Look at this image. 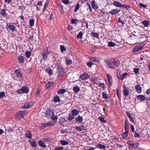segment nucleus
Instances as JSON below:
<instances>
[{
  "label": "nucleus",
  "instance_id": "nucleus-1",
  "mask_svg": "<svg viewBox=\"0 0 150 150\" xmlns=\"http://www.w3.org/2000/svg\"><path fill=\"white\" fill-rule=\"evenodd\" d=\"M27 113L28 112L26 110H23L22 111H18L15 115V118L18 120L24 117Z\"/></svg>",
  "mask_w": 150,
  "mask_h": 150
},
{
  "label": "nucleus",
  "instance_id": "nucleus-2",
  "mask_svg": "<svg viewBox=\"0 0 150 150\" xmlns=\"http://www.w3.org/2000/svg\"><path fill=\"white\" fill-rule=\"evenodd\" d=\"M14 76L16 78V79L17 81L21 80L22 79L23 74L21 69H16L14 71Z\"/></svg>",
  "mask_w": 150,
  "mask_h": 150
},
{
  "label": "nucleus",
  "instance_id": "nucleus-3",
  "mask_svg": "<svg viewBox=\"0 0 150 150\" xmlns=\"http://www.w3.org/2000/svg\"><path fill=\"white\" fill-rule=\"evenodd\" d=\"M57 73L58 75V77H61L64 75L65 70L63 67L61 66H59L58 67Z\"/></svg>",
  "mask_w": 150,
  "mask_h": 150
},
{
  "label": "nucleus",
  "instance_id": "nucleus-4",
  "mask_svg": "<svg viewBox=\"0 0 150 150\" xmlns=\"http://www.w3.org/2000/svg\"><path fill=\"white\" fill-rule=\"evenodd\" d=\"M50 52L48 51V47H46L44 49L42 52V59L46 60L47 59Z\"/></svg>",
  "mask_w": 150,
  "mask_h": 150
},
{
  "label": "nucleus",
  "instance_id": "nucleus-5",
  "mask_svg": "<svg viewBox=\"0 0 150 150\" xmlns=\"http://www.w3.org/2000/svg\"><path fill=\"white\" fill-rule=\"evenodd\" d=\"M29 92V88L26 86H22L21 88L18 89L16 92L18 94L22 93H27Z\"/></svg>",
  "mask_w": 150,
  "mask_h": 150
},
{
  "label": "nucleus",
  "instance_id": "nucleus-6",
  "mask_svg": "<svg viewBox=\"0 0 150 150\" xmlns=\"http://www.w3.org/2000/svg\"><path fill=\"white\" fill-rule=\"evenodd\" d=\"M45 114L48 118H49L51 116L52 117V116H54V110L52 109H48L46 111Z\"/></svg>",
  "mask_w": 150,
  "mask_h": 150
},
{
  "label": "nucleus",
  "instance_id": "nucleus-7",
  "mask_svg": "<svg viewBox=\"0 0 150 150\" xmlns=\"http://www.w3.org/2000/svg\"><path fill=\"white\" fill-rule=\"evenodd\" d=\"M33 105V103L32 102H27L22 106V108L24 109H28L31 107Z\"/></svg>",
  "mask_w": 150,
  "mask_h": 150
},
{
  "label": "nucleus",
  "instance_id": "nucleus-8",
  "mask_svg": "<svg viewBox=\"0 0 150 150\" xmlns=\"http://www.w3.org/2000/svg\"><path fill=\"white\" fill-rule=\"evenodd\" d=\"M54 124L52 122H49L47 123H46L41 125L40 126V128L41 129H44L47 126H51L54 125Z\"/></svg>",
  "mask_w": 150,
  "mask_h": 150
},
{
  "label": "nucleus",
  "instance_id": "nucleus-9",
  "mask_svg": "<svg viewBox=\"0 0 150 150\" xmlns=\"http://www.w3.org/2000/svg\"><path fill=\"white\" fill-rule=\"evenodd\" d=\"M5 130L6 131L7 130L9 133H12L14 132L13 127L10 124H7V126L5 127Z\"/></svg>",
  "mask_w": 150,
  "mask_h": 150
},
{
  "label": "nucleus",
  "instance_id": "nucleus-10",
  "mask_svg": "<svg viewBox=\"0 0 150 150\" xmlns=\"http://www.w3.org/2000/svg\"><path fill=\"white\" fill-rule=\"evenodd\" d=\"M18 61L19 63L21 64H23L24 62L25 58L24 56L22 55H18L17 56Z\"/></svg>",
  "mask_w": 150,
  "mask_h": 150
},
{
  "label": "nucleus",
  "instance_id": "nucleus-11",
  "mask_svg": "<svg viewBox=\"0 0 150 150\" xmlns=\"http://www.w3.org/2000/svg\"><path fill=\"white\" fill-rule=\"evenodd\" d=\"M143 48V46L140 45H137L134 47L132 50L133 52H137Z\"/></svg>",
  "mask_w": 150,
  "mask_h": 150
},
{
  "label": "nucleus",
  "instance_id": "nucleus-12",
  "mask_svg": "<svg viewBox=\"0 0 150 150\" xmlns=\"http://www.w3.org/2000/svg\"><path fill=\"white\" fill-rule=\"evenodd\" d=\"M8 26L7 28L9 29L11 31L13 32L16 30V28L15 26L12 24V23H9L8 25H7Z\"/></svg>",
  "mask_w": 150,
  "mask_h": 150
},
{
  "label": "nucleus",
  "instance_id": "nucleus-13",
  "mask_svg": "<svg viewBox=\"0 0 150 150\" xmlns=\"http://www.w3.org/2000/svg\"><path fill=\"white\" fill-rule=\"evenodd\" d=\"M120 10L117 8L116 9H113L111 10L109 12V13L110 14L113 15H116L120 11Z\"/></svg>",
  "mask_w": 150,
  "mask_h": 150
},
{
  "label": "nucleus",
  "instance_id": "nucleus-14",
  "mask_svg": "<svg viewBox=\"0 0 150 150\" xmlns=\"http://www.w3.org/2000/svg\"><path fill=\"white\" fill-rule=\"evenodd\" d=\"M136 91L138 93H140L142 91V87L140 84L136 85L135 86Z\"/></svg>",
  "mask_w": 150,
  "mask_h": 150
},
{
  "label": "nucleus",
  "instance_id": "nucleus-15",
  "mask_svg": "<svg viewBox=\"0 0 150 150\" xmlns=\"http://www.w3.org/2000/svg\"><path fill=\"white\" fill-rule=\"evenodd\" d=\"M124 89L123 91L124 95L125 96H127L129 94V89L128 88H126L125 87V85H124Z\"/></svg>",
  "mask_w": 150,
  "mask_h": 150
},
{
  "label": "nucleus",
  "instance_id": "nucleus-16",
  "mask_svg": "<svg viewBox=\"0 0 150 150\" xmlns=\"http://www.w3.org/2000/svg\"><path fill=\"white\" fill-rule=\"evenodd\" d=\"M104 62L110 68L113 69H114V68L113 67V64L110 62L109 60L105 59L104 60Z\"/></svg>",
  "mask_w": 150,
  "mask_h": 150
},
{
  "label": "nucleus",
  "instance_id": "nucleus-17",
  "mask_svg": "<svg viewBox=\"0 0 150 150\" xmlns=\"http://www.w3.org/2000/svg\"><path fill=\"white\" fill-rule=\"evenodd\" d=\"M137 98V100H140L141 102H143L145 100V97L144 95H139Z\"/></svg>",
  "mask_w": 150,
  "mask_h": 150
},
{
  "label": "nucleus",
  "instance_id": "nucleus-18",
  "mask_svg": "<svg viewBox=\"0 0 150 150\" xmlns=\"http://www.w3.org/2000/svg\"><path fill=\"white\" fill-rule=\"evenodd\" d=\"M67 121L65 117H61L59 119V123L62 125H64V123Z\"/></svg>",
  "mask_w": 150,
  "mask_h": 150
},
{
  "label": "nucleus",
  "instance_id": "nucleus-19",
  "mask_svg": "<svg viewBox=\"0 0 150 150\" xmlns=\"http://www.w3.org/2000/svg\"><path fill=\"white\" fill-rule=\"evenodd\" d=\"M91 4L93 9L96 10L98 8V7L97 5V3L94 0H92Z\"/></svg>",
  "mask_w": 150,
  "mask_h": 150
},
{
  "label": "nucleus",
  "instance_id": "nucleus-20",
  "mask_svg": "<svg viewBox=\"0 0 150 150\" xmlns=\"http://www.w3.org/2000/svg\"><path fill=\"white\" fill-rule=\"evenodd\" d=\"M54 84L53 81H50L47 83L45 85V87L47 89L50 88L51 86H52Z\"/></svg>",
  "mask_w": 150,
  "mask_h": 150
},
{
  "label": "nucleus",
  "instance_id": "nucleus-21",
  "mask_svg": "<svg viewBox=\"0 0 150 150\" xmlns=\"http://www.w3.org/2000/svg\"><path fill=\"white\" fill-rule=\"evenodd\" d=\"M113 4L115 6L121 8L122 7L123 4H122L116 1H114L113 3Z\"/></svg>",
  "mask_w": 150,
  "mask_h": 150
},
{
  "label": "nucleus",
  "instance_id": "nucleus-22",
  "mask_svg": "<svg viewBox=\"0 0 150 150\" xmlns=\"http://www.w3.org/2000/svg\"><path fill=\"white\" fill-rule=\"evenodd\" d=\"M38 144L40 146L43 148H45L47 146L42 140H40L38 142Z\"/></svg>",
  "mask_w": 150,
  "mask_h": 150
},
{
  "label": "nucleus",
  "instance_id": "nucleus-23",
  "mask_svg": "<svg viewBox=\"0 0 150 150\" xmlns=\"http://www.w3.org/2000/svg\"><path fill=\"white\" fill-rule=\"evenodd\" d=\"M25 135L26 138H28L29 139H31V134L29 130L26 131V132L25 134Z\"/></svg>",
  "mask_w": 150,
  "mask_h": 150
},
{
  "label": "nucleus",
  "instance_id": "nucleus-24",
  "mask_svg": "<svg viewBox=\"0 0 150 150\" xmlns=\"http://www.w3.org/2000/svg\"><path fill=\"white\" fill-rule=\"evenodd\" d=\"M0 14L2 16L6 17L7 16V14L6 13V10L3 8L1 10Z\"/></svg>",
  "mask_w": 150,
  "mask_h": 150
},
{
  "label": "nucleus",
  "instance_id": "nucleus-25",
  "mask_svg": "<svg viewBox=\"0 0 150 150\" xmlns=\"http://www.w3.org/2000/svg\"><path fill=\"white\" fill-rule=\"evenodd\" d=\"M126 114L128 117H129V120L131 122H134V121L133 117L131 116L130 113L129 112H126Z\"/></svg>",
  "mask_w": 150,
  "mask_h": 150
},
{
  "label": "nucleus",
  "instance_id": "nucleus-26",
  "mask_svg": "<svg viewBox=\"0 0 150 150\" xmlns=\"http://www.w3.org/2000/svg\"><path fill=\"white\" fill-rule=\"evenodd\" d=\"M79 111L76 109H73L71 111V113L73 116H76L79 114Z\"/></svg>",
  "mask_w": 150,
  "mask_h": 150
},
{
  "label": "nucleus",
  "instance_id": "nucleus-27",
  "mask_svg": "<svg viewBox=\"0 0 150 150\" xmlns=\"http://www.w3.org/2000/svg\"><path fill=\"white\" fill-rule=\"evenodd\" d=\"M66 91L65 89H59L57 91V93L58 94L62 95L64 94Z\"/></svg>",
  "mask_w": 150,
  "mask_h": 150
},
{
  "label": "nucleus",
  "instance_id": "nucleus-28",
  "mask_svg": "<svg viewBox=\"0 0 150 150\" xmlns=\"http://www.w3.org/2000/svg\"><path fill=\"white\" fill-rule=\"evenodd\" d=\"M53 101L54 103H57L61 101L59 96L58 95H56L54 98Z\"/></svg>",
  "mask_w": 150,
  "mask_h": 150
},
{
  "label": "nucleus",
  "instance_id": "nucleus-29",
  "mask_svg": "<svg viewBox=\"0 0 150 150\" xmlns=\"http://www.w3.org/2000/svg\"><path fill=\"white\" fill-rule=\"evenodd\" d=\"M31 51L26 50L25 52V57L27 58H29L30 57V56L31 55Z\"/></svg>",
  "mask_w": 150,
  "mask_h": 150
},
{
  "label": "nucleus",
  "instance_id": "nucleus-30",
  "mask_svg": "<svg viewBox=\"0 0 150 150\" xmlns=\"http://www.w3.org/2000/svg\"><path fill=\"white\" fill-rule=\"evenodd\" d=\"M75 120L77 121L81 122L83 121V118L82 117L79 115L78 117H76Z\"/></svg>",
  "mask_w": 150,
  "mask_h": 150
},
{
  "label": "nucleus",
  "instance_id": "nucleus-31",
  "mask_svg": "<svg viewBox=\"0 0 150 150\" xmlns=\"http://www.w3.org/2000/svg\"><path fill=\"white\" fill-rule=\"evenodd\" d=\"M142 24L145 27H148L149 25V22L148 21L144 20L142 22Z\"/></svg>",
  "mask_w": 150,
  "mask_h": 150
},
{
  "label": "nucleus",
  "instance_id": "nucleus-32",
  "mask_svg": "<svg viewBox=\"0 0 150 150\" xmlns=\"http://www.w3.org/2000/svg\"><path fill=\"white\" fill-rule=\"evenodd\" d=\"M29 142L31 145L33 147H36L37 146L36 142L34 141H30Z\"/></svg>",
  "mask_w": 150,
  "mask_h": 150
},
{
  "label": "nucleus",
  "instance_id": "nucleus-33",
  "mask_svg": "<svg viewBox=\"0 0 150 150\" xmlns=\"http://www.w3.org/2000/svg\"><path fill=\"white\" fill-rule=\"evenodd\" d=\"M107 76L108 78V83L109 85L111 86L112 84V78L111 76H110L108 75L107 74Z\"/></svg>",
  "mask_w": 150,
  "mask_h": 150
},
{
  "label": "nucleus",
  "instance_id": "nucleus-34",
  "mask_svg": "<svg viewBox=\"0 0 150 150\" xmlns=\"http://www.w3.org/2000/svg\"><path fill=\"white\" fill-rule=\"evenodd\" d=\"M96 146V148H99L100 149H105V146L103 145H102L101 144H97Z\"/></svg>",
  "mask_w": 150,
  "mask_h": 150
},
{
  "label": "nucleus",
  "instance_id": "nucleus-35",
  "mask_svg": "<svg viewBox=\"0 0 150 150\" xmlns=\"http://www.w3.org/2000/svg\"><path fill=\"white\" fill-rule=\"evenodd\" d=\"M60 142L61 144L63 146L67 145L69 144V142L65 140H60Z\"/></svg>",
  "mask_w": 150,
  "mask_h": 150
},
{
  "label": "nucleus",
  "instance_id": "nucleus-36",
  "mask_svg": "<svg viewBox=\"0 0 150 150\" xmlns=\"http://www.w3.org/2000/svg\"><path fill=\"white\" fill-rule=\"evenodd\" d=\"M73 90L75 93H77L80 91V88L77 85H75L74 87Z\"/></svg>",
  "mask_w": 150,
  "mask_h": 150
},
{
  "label": "nucleus",
  "instance_id": "nucleus-37",
  "mask_svg": "<svg viewBox=\"0 0 150 150\" xmlns=\"http://www.w3.org/2000/svg\"><path fill=\"white\" fill-rule=\"evenodd\" d=\"M127 74V73H124L122 74L120 77H119L118 75L117 74V76L120 80H122L123 79Z\"/></svg>",
  "mask_w": 150,
  "mask_h": 150
},
{
  "label": "nucleus",
  "instance_id": "nucleus-38",
  "mask_svg": "<svg viewBox=\"0 0 150 150\" xmlns=\"http://www.w3.org/2000/svg\"><path fill=\"white\" fill-rule=\"evenodd\" d=\"M128 131H125V132L122 134V137L123 139H125L128 135Z\"/></svg>",
  "mask_w": 150,
  "mask_h": 150
},
{
  "label": "nucleus",
  "instance_id": "nucleus-39",
  "mask_svg": "<svg viewBox=\"0 0 150 150\" xmlns=\"http://www.w3.org/2000/svg\"><path fill=\"white\" fill-rule=\"evenodd\" d=\"M91 34L93 37L96 38H98L99 35L98 33L94 32H92L91 33Z\"/></svg>",
  "mask_w": 150,
  "mask_h": 150
},
{
  "label": "nucleus",
  "instance_id": "nucleus-40",
  "mask_svg": "<svg viewBox=\"0 0 150 150\" xmlns=\"http://www.w3.org/2000/svg\"><path fill=\"white\" fill-rule=\"evenodd\" d=\"M90 59L94 62H97L98 61V59L97 57H90Z\"/></svg>",
  "mask_w": 150,
  "mask_h": 150
},
{
  "label": "nucleus",
  "instance_id": "nucleus-41",
  "mask_svg": "<svg viewBox=\"0 0 150 150\" xmlns=\"http://www.w3.org/2000/svg\"><path fill=\"white\" fill-rule=\"evenodd\" d=\"M29 24L30 26L32 27L34 25V21L33 19H30L29 21Z\"/></svg>",
  "mask_w": 150,
  "mask_h": 150
},
{
  "label": "nucleus",
  "instance_id": "nucleus-42",
  "mask_svg": "<svg viewBox=\"0 0 150 150\" xmlns=\"http://www.w3.org/2000/svg\"><path fill=\"white\" fill-rule=\"evenodd\" d=\"M60 49L62 53H63L66 51V48L64 45H61L60 47Z\"/></svg>",
  "mask_w": 150,
  "mask_h": 150
},
{
  "label": "nucleus",
  "instance_id": "nucleus-43",
  "mask_svg": "<svg viewBox=\"0 0 150 150\" xmlns=\"http://www.w3.org/2000/svg\"><path fill=\"white\" fill-rule=\"evenodd\" d=\"M66 64L67 65H69L72 64V61L71 59H66Z\"/></svg>",
  "mask_w": 150,
  "mask_h": 150
},
{
  "label": "nucleus",
  "instance_id": "nucleus-44",
  "mask_svg": "<svg viewBox=\"0 0 150 150\" xmlns=\"http://www.w3.org/2000/svg\"><path fill=\"white\" fill-rule=\"evenodd\" d=\"M83 33L81 32H80L77 36V38L78 39H81L83 36Z\"/></svg>",
  "mask_w": 150,
  "mask_h": 150
},
{
  "label": "nucleus",
  "instance_id": "nucleus-45",
  "mask_svg": "<svg viewBox=\"0 0 150 150\" xmlns=\"http://www.w3.org/2000/svg\"><path fill=\"white\" fill-rule=\"evenodd\" d=\"M46 71L50 75H51L52 74V71L51 69L49 68L48 69H46Z\"/></svg>",
  "mask_w": 150,
  "mask_h": 150
},
{
  "label": "nucleus",
  "instance_id": "nucleus-46",
  "mask_svg": "<svg viewBox=\"0 0 150 150\" xmlns=\"http://www.w3.org/2000/svg\"><path fill=\"white\" fill-rule=\"evenodd\" d=\"M116 45L115 43L112 41H110L108 42V46L110 47H114Z\"/></svg>",
  "mask_w": 150,
  "mask_h": 150
},
{
  "label": "nucleus",
  "instance_id": "nucleus-47",
  "mask_svg": "<svg viewBox=\"0 0 150 150\" xmlns=\"http://www.w3.org/2000/svg\"><path fill=\"white\" fill-rule=\"evenodd\" d=\"M93 64L91 62L88 61L86 63L87 65L89 67H91L93 65Z\"/></svg>",
  "mask_w": 150,
  "mask_h": 150
},
{
  "label": "nucleus",
  "instance_id": "nucleus-48",
  "mask_svg": "<svg viewBox=\"0 0 150 150\" xmlns=\"http://www.w3.org/2000/svg\"><path fill=\"white\" fill-rule=\"evenodd\" d=\"M125 9H126L127 10H128L129 9L131 8V7L129 5H127L125 4H123L122 7Z\"/></svg>",
  "mask_w": 150,
  "mask_h": 150
},
{
  "label": "nucleus",
  "instance_id": "nucleus-49",
  "mask_svg": "<svg viewBox=\"0 0 150 150\" xmlns=\"http://www.w3.org/2000/svg\"><path fill=\"white\" fill-rule=\"evenodd\" d=\"M102 98L105 99H107L108 98V96L105 92H103L102 93Z\"/></svg>",
  "mask_w": 150,
  "mask_h": 150
},
{
  "label": "nucleus",
  "instance_id": "nucleus-50",
  "mask_svg": "<svg viewBox=\"0 0 150 150\" xmlns=\"http://www.w3.org/2000/svg\"><path fill=\"white\" fill-rule=\"evenodd\" d=\"M76 129L78 131H82L84 129L83 128L81 127H76Z\"/></svg>",
  "mask_w": 150,
  "mask_h": 150
},
{
  "label": "nucleus",
  "instance_id": "nucleus-51",
  "mask_svg": "<svg viewBox=\"0 0 150 150\" xmlns=\"http://www.w3.org/2000/svg\"><path fill=\"white\" fill-rule=\"evenodd\" d=\"M139 145V143H136L132 144V148L134 149L136 148Z\"/></svg>",
  "mask_w": 150,
  "mask_h": 150
},
{
  "label": "nucleus",
  "instance_id": "nucleus-52",
  "mask_svg": "<svg viewBox=\"0 0 150 150\" xmlns=\"http://www.w3.org/2000/svg\"><path fill=\"white\" fill-rule=\"evenodd\" d=\"M5 93L4 92H0V98H3L4 97H5Z\"/></svg>",
  "mask_w": 150,
  "mask_h": 150
},
{
  "label": "nucleus",
  "instance_id": "nucleus-53",
  "mask_svg": "<svg viewBox=\"0 0 150 150\" xmlns=\"http://www.w3.org/2000/svg\"><path fill=\"white\" fill-rule=\"evenodd\" d=\"M64 147L62 146H57L55 147L54 150H63Z\"/></svg>",
  "mask_w": 150,
  "mask_h": 150
},
{
  "label": "nucleus",
  "instance_id": "nucleus-54",
  "mask_svg": "<svg viewBox=\"0 0 150 150\" xmlns=\"http://www.w3.org/2000/svg\"><path fill=\"white\" fill-rule=\"evenodd\" d=\"M113 63L116 67H118L120 64L119 61H114Z\"/></svg>",
  "mask_w": 150,
  "mask_h": 150
},
{
  "label": "nucleus",
  "instance_id": "nucleus-55",
  "mask_svg": "<svg viewBox=\"0 0 150 150\" xmlns=\"http://www.w3.org/2000/svg\"><path fill=\"white\" fill-rule=\"evenodd\" d=\"M98 119L100 121H101L102 123L106 122V121L105 120H104V118L103 117H102L101 116H100V117H99Z\"/></svg>",
  "mask_w": 150,
  "mask_h": 150
},
{
  "label": "nucleus",
  "instance_id": "nucleus-56",
  "mask_svg": "<svg viewBox=\"0 0 150 150\" xmlns=\"http://www.w3.org/2000/svg\"><path fill=\"white\" fill-rule=\"evenodd\" d=\"M74 118V116L71 115L70 114L69 117H68L67 119L69 121H71Z\"/></svg>",
  "mask_w": 150,
  "mask_h": 150
},
{
  "label": "nucleus",
  "instance_id": "nucleus-57",
  "mask_svg": "<svg viewBox=\"0 0 150 150\" xmlns=\"http://www.w3.org/2000/svg\"><path fill=\"white\" fill-rule=\"evenodd\" d=\"M77 21H78V20L75 19H72L71 20V22L73 24H77Z\"/></svg>",
  "mask_w": 150,
  "mask_h": 150
},
{
  "label": "nucleus",
  "instance_id": "nucleus-58",
  "mask_svg": "<svg viewBox=\"0 0 150 150\" xmlns=\"http://www.w3.org/2000/svg\"><path fill=\"white\" fill-rule=\"evenodd\" d=\"M62 2L66 5L68 4L69 1V0H62Z\"/></svg>",
  "mask_w": 150,
  "mask_h": 150
},
{
  "label": "nucleus",
  "instance_id": "nucleus-59",
  "mask_svg": "<svg viewBox=\"0 0 150 150\" xmlns=\"http://www.w3.org/2000/svg\"><path fill=\"white\" fill-rule=\"evenodd\" d=\"M117 22L121 23L122 24V25H123L125 24L122 21L120 17L119 18Z\"/></svg>",
  "mask_w": 150,
  "mask_h": 150
},
{
  "label": "nucleus",
  "instance_id": "nucleus-60",
  "mask_svg": "<svg viewBox=\"0 0 150 150\" xmlns=\"http://www.w3.org/2000/svg\"><path fill=\"white\" fill-rule=\"evenodd\" d=\"M139 6L140 8H146L147 6L146 5H144L142 3H140Z\"/></svg>",
  "mask_w": 150,
  "mask_h": 150
},
{
  "label": "nucleus",
  "instance_id": "nucleus-61",
  "mask_svg": "<svg viewBox=\"0 0 150 150\" xmlns=\"http://www.w3.org/2000/svg\"><path fill=\"white\" fill-rule=\"evenodd\" d=\"M139 69L138 68H134V72L136 74H138L139 73Z\"/></svg>",
  "mask_w": 150,
  "mask_h": 150
},
{
  "label": "nucleus",
  "instance_id": "nucleus-62",
  "mask_svg": "<svg viewBox=\"0 0 150 150\" xmlns=\"http://www.w3.org/2000/svg\"><path fill=\"white\" fill-rule=\"evenodd\" d=\"M129 125H125V129L126 131H128L129 130Z\"/></svg>",
  "mask_w": 150,
  "mask_h": 150
},
{
  "label": "nucleus",
  "instance_id": "nucleus-63",
  "mask_svg": "<svg viewBox=\"0 0 150 150\" xmlns=\"http://www.w3.org/2000/svg\"><path fill=\"white\" fill-rule=\"evenodd\" d=\"M79 4H77L76 5V7L75 8L74 11L75 12H76L79 9Z\"/></svg>",
  "mask_w": 150,
  "mask_h": 150
},
{
  "label": "nucleus",
  "instance_id": "nucleus-64",
  "mask_svg": "<svg viewBox=\"0 0 150 150\" xmlns=\"http://www.w3.org/2000/svg\"><path fill=\"white\" fill-rule=\"evenodd\" d=\"M67 28L69 31H70L71 30H72L73 27L72 26H71V25H69L68 26Z\"/></svg>",
  "mask_w": 150,
  "mask_h": 150
}]
</instances>
